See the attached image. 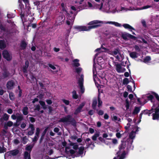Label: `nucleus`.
<instances>
[{"mask_svg":"<svg viewBox=\"0 0 159 159\" xmlns=\"http://www.w3.org/2000/svg\"><path fill=\"white\" fill-rule=\"evenodd\" d=\"M15 85V83L14 81L13 80H10L7 81L6 87L8 90L13 89Z\"/></svg>","mask_w":159,"mask_h":159,"instance_id":"obj_12","label":"nucleus"},{"mask_svg":"<svg viewBox=\"0 0 159 159\" xmlns=\"http://www.w3.org/2000/svg\"><path fill=\"white\" fill-rule=\"evenodd\" d=\"M121 37L125 40H127V38L134 40H135L136 38V37L135 36L127 33H122L121 34Z\"/></svg>","mask_w":159,"mask_h":159,"instance_id":"obj_9","label":"nucleus"},{"mask_svg":"<svg viewBox=\"0 0 159 159\" xmlns=\"http://www.w3.org/2000/svg\"><path fill=\"white\" fill-rule=\"evenodd\" d=\"M9 98L10 100H13L15 99L14 95L12 93H11L9 94Z\"/></svg>","mask_w":159,"mask_h":159,"instance_id":"obj_43","label":"nucleus"},{"mask_svg":"<svg viewBox=\"0 0 159 159\" xmlns=\"http://www.w3.org/2000/svg\"><path fill=\"white\" fill-rule=\"evenodd\" d=\"M72 97L74 99H77L78 98V95L77 94L75 90H74L72 92Z\"/></svg>","mask_w":159,"mask_h":159,"instance_id":"obj_36","label":"nucleus"},{"mask_svg":"<svg viewBox=\"0 0 159 159\" xmlns=\"http://www.w3.org/2000/svg\"><path fill=\"white\" fill-rule=\"evenodd\" d=\"M97 104V99L96 98H94L92 100V106L93 109H96V108Z\"/></svg>","mask_w":159,"mask_h":159,"instance_id":"obj_19","label":"nucleus"},{"mask_svg":"<svg viewBox=\"0 0 159 159\" xmlns=\"http://www.w3.org/2000/svg\"><path fill=\"white\" fill-rule=\"evenodd\" d=\"M54 145V143L51 141H50L48 143V145L50 147H52Z\"/></svg>","mask_w":159,"mask_h":159,"instance_id":"obj_61","label":"nucleus"},{"mask_svg":"<svg viewBox=\"0 0 159 159\" xmlns=\"http://www.w3.org/2000/svg\"><path fill=\"white\" fill-rule=\"evenodd\" d=\"M98 101V107L99 108H100L102 107V102L100 98V94L99 93H98V97L97 101Z\"/></svg>","mask_w":159,"mask_h":159,"instance_id":"obj_22","label":"nucleus"},{"mask_svg":"<svg viewBox=\"0 0 159 159\" xmlns=\"http://www.w3.org/2000/svg\"><path fill=\"white\" fill-rule=\"evenodd\" d=\"M116 70L118 73L121 72L122 67L121 65L119 64H117L116 65Z\"/></svg>","mask_w":159,"mask_h":159,"instance_id":"obj_27","label":"nucleus"},{"mask_svg":"<svg viewBox=\"0 0 159 159\" xmlns=\"http://www.w3.org/2000/svg\"><path fill=\"white\" fill-rule=\"evenodd\" d=\"M147 98L148 100L151 101V102L153 103H154L155 99L152 95L149 94L148 96H147Z\"/></svg>","mask_w":159,"mask_h":159,"instance_id":"obj_29","label":"nucleus"},{"mask_svg":"<svg viewBox=\"0 0 159 159\" xmlns=\"http://www.w3.org/2000/svg\"><path fill=\"white\" fill-rule=\"evenodd\" d=\"M85 105V103L84 102H82L79 105L76 109H82Z\"/></svg>","mask_w":159,"mask_h":159,"instance_id":"obj_41","label":"nucleus"},{"mask_svg":"<svg viewBox=\"0 0 159 159\" xmlns=\"http://www.w3.org/2000/svg\"><path fill=\"white\" fill-rule=\"evenodd\" d=\"M46 101L48 105H50L52 103V100L50 99H47L46 100Z\"/></svg>","mask_w":159,"mask_h":159,"instance_id":"obj_62","label":"nucleus"},{"mask_svg":"<svg viewBox=\"0 0 159 159\" xmlns=\"http://www.w3.org/2000/svg\"><path fill=\"white\" fill-rule=\"evenodd\" d=\"M6 150L7 149L4 147H2L0 146V153H2L6 152Z\"/></svg>","mask_w":159,"mask_h":159,"instance_id":"obj_42","label":"nucleus"},{"mask_svg":"<svg viewBox=\"0 0 159 159\" xmlns=\"http://www.w3.org/2000/svg\"><path fill=\"white\" fill-rule=\"evenodd\" d=\"M153 112L152 115V119L154 120H158L159 119V110H144L142 112L140 115V118H141V115L142 113H148L149 116L150 114L152 113Z\"/></svg>","mask_w":159,"mask_h":159,"instance_id":"obj_4","label":"nucleus"},{"mask_svg":"<svg viewBox=\"0 0 159 159\" xmlns=\"http://www.w3.org/2000/svg\"><path fill=\"white\" fill-rule=\"evenodd\" d=\"M63 17L62 16H58L56 20V22L55 24V25L58 26L62 24V21L63 20Z\"/></svg>","mask_w":159,"mask_h":159,"instance_id":"obj_15","label":"nucleus"},{"mask_svg":"<svg viewBox=\"0 0 159 159\" xmlns=\"http://www.w3.org/2000/svg\"><path fill=\"white\" fill-rule=\"evenodd\" d=\"M71 116L68 115L66 116L63 117L61 119L59 120V122H68L70 121V119Z\"/></svg>","mask_w":159,"mask_h":159,"instance_id":"obj_16","label":"nucleus"},{"mask_svg":"<svg viewBox=\"0 0 159 159\" xmlns=\"http://www.w3.org/2000/svg\"><path fill=\"white\" fill-rule=\"evenodd\" d=\"M13 124V123L11 121H8L7 124V125L8 126L11 127L12 125Z\"/></svg>","mask_w":159,"mask_h":159,"instance_id":"obj_58","label":"nucleus"},{"mask_svg":"<svg viewBox=\"0 0 159 159\" xmlns=\"http://www.w3.org/2000/svg\"><path fill=\"white\" fill-rule=\"evenodd\" d=\"M39 102L41 106L42 107L43 109H46L47 108V106L46 105L44 102L40 100L39 101Z\"/></svg>","mask_w":159,"mask_h":159,"instance_id":"obj_28","label":"nucleus"},{"mask_svg":"<svg viewBox=\"0 0 159 159\" xmlns=\"http://www.w3.org/2000/svg\"><path fill=\"white\" fill-rule=\"evenodd\" d=\"M25 4V7L29 8L30 6L29 0H22Z\"/></svg>","mask_w":159,"mask_h":159,"instance_id":"obj_37","label":"nucleus"},{"mask_svg":"<svg viewBox=\"0 0 159 159\" xmlns=\"http://www.w3.org/2000/svg\"><path fill=\"white\" fill-rule=\"evenodd\" d=\"M37 24L36 23H33V24H28V25L27 26V27L28 28L29 27H31L35 29L37 27Z\"/></svg>","mask_w":159,"mask_h":159,"instance_id":"obj_38","label":"nucleus"},{"mask_svg":"<svg viewBox=\"0 0 159 159\" xmlns=\"http://www.w3.org/2000/svg\"><path fill=\"white\" fill-rule=\"evenodd\" d=\"M102 21L98 20H94L90 22L88 24V25H90L88 27L86 26H75L74 28L77 30L80 31H88L90 30L97 28L100 27L101 25L100 24H97L100 23H102Z\"/></svg>","mask_w":159,"mask_h":159,"instance_id":"obj_3","label":"nucleus"},{"mask_svg":"<svg viewBox=\"0 0 159 159\" xmlns=\"http://www.w3.org/2000/svg\"><path fill=\"white\" fill-rule=\"evenodd\" d=\"M10 74L7 70H5L2 73V76L3 79L8 77Z\"/></svg>","mask_w":159,"mask_h":159,"instance_id":"obj_20","label":"nucleus"},{"mask_svg":"<svg viewBox=\"0 0 159 159\" xmlns=\"http://www.w3.org/2000/svg\"><path fill=\"white\" fill-rule=\"evenodd\" d=\"M18 2L19 3V6H20L21 9H22L23 8H24V5L22 4V1L19 0L18 1Z\"/></svg>","mask_w":159,"mask_h":159,"instance_id":"obj_47","label":"nucleus"},{"mask_svg":"<svg viewBox=\"0 0 159 159\" xmlns=\"http://www.w3.org/2000/svg\"><path fill=\"white\" fill-rule=\"evenodd\" d=\"M137 53L135 52H132L129 54L130 56L132 58H137L138 57Z\"/></svg>","mask_w":159,"mask_h":159,"instance_id":"obj_30","label":"nucleus"},{"mask_svg":"<svg viewBox=\"0 0 159 159\" xmlns=\"http://www.w3.org/2000/svg\"><path fill=\"white\" fill-rule=\"evenodd\" d=\"M0 29L2 31H6V28L2 25L0 24Z\"/></svg>","mask_w":159,"mask_h":159,"instance_id":"obj_54","label":"nucleus"},{"mask_svg":"<svg viewBox=\"0 0 159 159\" xmlns=\"http://www.w3.org/2000/svg\"><path fill=\"white\" fill-rule=\"evenodd\" d=\"M23 119L22 115H17L16 118V122H19L21 121Z\"/></svg>","mask_w":159,"mask_h":159,"instance_id":"obj_35","label":"nucleus"},{"mask_svg":"<svg viewBox=\"0 0 159 159\" xmlns=\"http://www.w3.org/2000/svg\"><path fill=\"white\" fill-rule=\"evenodd\" d=\"M7 16L8 18H12L14 17L15 15L12 13L8 12L7 15Z\"/></svg>","mask_w":159,"mask_h":159,"instance_id":"obj_39","label":"nucleus"},{"mask_svg":"<svg viewBox=\"0 0 159 159\" xmlns=\"http://www.w3.org/2000/svg\"><path fill=\"white\" fill-rule=\"evenodd\" d=\"M151 93L154 95L158 102L154 101L151 109H159V96L154 92H152Z\"/></svg>","mask_w":159,"mask_h":159,"instance_id":"obj_5","label":"nucleus"},{"mask_svg":"<svg viewBox=\"0 0 159 159\" xmlns=\"http://www.w3.org/2000/svg\"><path fill=\"white\" fill-rule=\"evenodd\" d=\"M127 88L128 89V91H130L131 92H132V89L131 86L130 85H128L127 86Z\"/></svg>","mask_w":159,"mask_h":159,"instance_id":"obj_57","label":"nucleus"},{"mask_svg":"<svg viewBox=\"0 0 159 159\" xmlns=\"http://www.w3.org/2000/svg\"><path fill=\"white\" fill-rule=\"evenodd\" d=\"M83 82H84V75H81L80 78L78 80L79 85L80 88L81 92L82 93L84 92V89L83 88Z\"/></svg>","mask_w":159,"mask_h":159,"instance_id":"obj_8","label":"nucleus"},{"mask_svg":"<svg viewBox=\"0 0 159 159\" xmlns=\"http://www.w3.org/2000/svg\"><path fill=\"white\" fill-rule=\"evenodd\" d=\"M18 153L19 151L18 150H14L8 152L5 154V159H7V158L8 157L10 156L11 155H16Z\"/></svg>","mask_w":159,"mask_h":159,"instance_id":"obj_11","label":"nucleus"},{"mask_svg":"<svg viewBox=\"0 0 159 159\" xmlns=\"http://www.w3.org/2000/svg\"><path fill=\"white\" fill-rule=\"evenodd\" d=\"M25 9H26L25 11H26V14L23 13L22 14V13L20 14V16L21 18V19L22 20V21L23 22V23H24V22L23 21V19L24 20V21L25 22L26 21V19H25L24 18V17L25 15L26 16H32V15L31 14V11H30V9H31V8H30V7L29 6V8L28 7H25Z\"/></svg>","mask_w":159,"mask_h":159,"instance_id":"obj_6","label":"nucleus"},{"mask_svg":"<svg viewBox=\"0 0 159 159\" xmlns=\"http://www.w3.org/2000/svg\"><path fill=\"white\" fill-rule=\"evenodd\" d=\"M140 110H128L126 114V117L129 116H132L137 114Z\"/></svg>","mask_w":159,"mask_h":159,"instance_id":"obj_13","label":"nucleus"},{"mask_svg":"<svg viewBox=\"0 0 159 159\" xmlns=\"http://www.w3.org/2000/svg\"><path fill=\"white\" fill-rule=\"evenodd\" d=\"M62 100V102L66 105H69V101L65 99H63Z\"/></svg>","mask_w":159,"mask_h":159,"instance_id":"obj_53","label":"nucleus"},{"mask_svg":"<svg viewBox=\"0 0 159 159\" xmlns=\"http://www.w3.org/2000/svg\"><path fill=\"white\" fill-rule=\"evenodd\" d=\"M82 70V69L81 67H78L75 68V72L78 74L80 75Z\"/></svg>","mask_w":159,"mask_h":159,"instance_id":"obj_40","label":"nucleus"},{"mask_svg":"<svg viewBox=\"0 0 159 159\" xmlns=\"http://www.w3.org/2000/svg\"><path fill=\"white\" fill-rule=\"evenodd\" d=\"M48 66L53 70H55L56 69V67L51 64H48Z\"/></svg>","mask_w":159,"mask_h":159,"instance_id":"obj_59","label":"nucleus"},{"mask_svg":"<svg viewBox=\"0 0 159 159\" xmlns=\"http://www.w3.org/2000/svg\"><path fill=\"white\" fill-rule=\"evenodd\" d=\"M32 147L33 146L31 145H27L26 148V150L27 151H30Z\"/></svg>","mask_w":159,"mask_h":159,"instance_id":"obj_48","label":"nucleus"},{"mask_svg":"<svg viewBox=\"0 0 159 159\" xmlns=\"http://www.w3.org/2000/svg\"><path fill=\"white\" fill-rule=\"evenodd\" d=\"M108 23L109 24H112L117 27H121V25L120 24L117 22L110 21Z\"/></svg>","mask_w":159,"mask_h":159,"instance_id":"obj_34","label":"nucleus"},{"mask_svg":"<svg viewBox=\"0 0 159 159\" xmlns=\"http://www.w3.org/2000/svg\"><path fill=\"white\" fill-rule=\"evenodd\" d=\"M79 61V60L78 59H74L73 61V66L76 67H78L80 65V64L78 62Z\"/></svg>","mask_w":159,"mask_h":159,"instance_id":"obj_25","label":"nucleus"},{"mask_svg":"<svg viewBox=\"0 0 159 159\" xmlns=\"http://www.w3.org/2000/svg\"><path fill=\"white\" fill-rule=\"evenodd\" d=\"M27 44L25 40H22L20 43V47L21 50H24L26 49Z\"/></svg>","mask_w":159,"mask_h":159,"instance_id":"obj_17","label":"nucleus"},{"mask_svg":"<svg viewBox=\"0 0 159 159\" xmlns=\"http://www.w3.org/2000/svg\"><path fill=\"white\" fill-rule=\"evenodd\" d=\"M129 82L128 78H125L123 80L122 84L123 85H127Z\"/></svg>","mask_w":159,"mask_h":159,"instance_id":"obj_33","label":"nucleus"},{"mask_svg":"<svg viewBox=\"0 0 159 159\" xmlns=\"http://www.w3.org/2000/svg\"><path fill=\"white\" fill-rule=\"evenodd\" d=\"M144 60L145 62H148L151 60V58L150 56H146L144 58Z\"/></svg>","mask_w":159,"mask_h":159,"instance_id":"obj_44","label":"nucleus"},{"mask_svg":"<svg viewBox=\"0 0 159 159\" xmlns=\"http://www.w3.org/2000/svg\"><path fill=\"white\" fill-rule=\"evenodd\" d=\"M128 93L127 92H126V91L125 92L123 93V96H124V98H126V97H127L128 96Z\"/></svg>","mask_w":159,"mask_h":159,"instance_id":"obj_64","label":"nucleus"},{"mask_svg":"<svg viewBox=\"0 0 159 159\" xmlns=\"http://www.w3.org/2000/svg\"><path fill=\"white\" fill-rule=\"evenodd\" d=\"M28 140L26 137H24L22 138V142L24 144H25L27 142Z\"/></svg>","mask_w":159,"mask_h":159,"instance_id":"obj_49","label":"nucleus"},{"mask_svg":"<svg viewBox=\"0 0 159 159\" xmlns=\"http://www.w3.org/2000/svg\"><path fill=\"white\" fill-rule=\"evenodd\" d=\"M126 109H129V103L127 99H126Z\"/></svg>","mask_w":159,"mask_h":159,"instance_id":"obj_56","label":"nucleus"},{"mask_svg":"<svg viewBox=\"0 0 159 159\" xmlns=\"http://www.w3.org/2000/svg\"><path fill=\"white\" fill-rule=\"evenodd\" d=\"M120 50L118 48L114 49V50L112 52L113 55H116L118 53L121 56V54L120 52Z\"/></svg>","mask_w":159,"mask_h":159,"instance_id":"obj_26","label":"nucleus"},{"mask_svg":"<svg viewBox=\"0 0 159 159\" xmlns=\"http://www.w3.org/2000/svg\"><path fill=\"white\" fill-rule=\"evenodd\" d=\"M112 120L114 121H119L120 120V119L118 118L116 116H114L112 117Z\"/></svg>","mask_w":159,"mask_h":159,"instance_id":"obj_50","label":"nucleus"},{"mask_svg":"<svg viewBox=\"0 0 159 159\" xmlns=\"http://www.w3.org/2000/svg\"><path fill=\"white\" fill-rule=\"evenodd\" d=\"M6 47L5 42L3 40H0V49H3Z\"/></svg>","mask_w":159,"mask_h":159,"instance_id":"obj_23","label":"nucleus"},{"mask_svg":"<svg viewBox=\"0 0 159 159\" xmlns=\"http://www.w3.org/2000/svg\"><path fill=\"white\" fill-rule=\"evenodd\" d=\"M29 61L27 60L25 61V65H24L21 68L23 72L24 73H27V69L29 66Z\"/></svg>","mask_w":159,"mask_h":159,"instance_id":"obj_14","label":"nucleus"},{"mask_svg":"<svg viewBox=\"0 0 159 159\" xmlns=\"http://www.w3.org/2000/svg\"><path fill=\"white\" fill-rule=\"evenodd\" d=\"M99 133H96L92 136V139L94 141H96L97 138L99 136Z\"/></svg>","mask_w":159,"mask_h":159,"instance_id":"obj_32","label":"nucleus"},{"mask_svg":"<svg viewBox=\"0 0 159 159\" xmlns=\"http://www.w3.org/2000/svg\"><path fill=\"white\" fill-rule=\"evenodd\" d=\"M61 6L62 7V11H65L66 12L67 11L66 9V6L65 5L64 3L63 2H62L61 4Z\"/></svg>","mask_w":159,"mask_h":159,"instance_id":"obj_45","label":"nucleus"},{"mask_svg":"<svg viewBox=\"0 0 159 159\" xmlns=\"http://www.w3.org/2000/svg\"><path fill=\"white\" fill-rule=\"evenodd\" d=\"M9 116L7 114H5L3 115V119L5 120H7L8 119Z\"/></svg>","mask_w":159,"mask_h":159,"instance_id":"obj_55","label":"nucleus"},{"mask_svg":"<svg viewBox=\"0 0 159 159\" xmlns=\"http://www.w3.org/2000/svg\"><path fill=\"white\" fill-rule=\"evenodd\" d=\"M84 147L83 146L78 148V145L75 143H72L69 147L65 148V155L67 158L71 159L75 157H82L84 154Z\"/></svg>","mask_w":159,"mask_h":159,"instance_id":"obj_1","label":"nucleus"},{"mask_svg":"<svg viewBox=\"0 0 159 159\" xmlns=\"http://www.w3.org/2000/svg\"><path fill=\"white\" fill-rule=\"evenodd\" d=\"M40 133V129L39 128H37L36 130V132L35 133V135L38 137H39V135Z\"/></svg>","mask_w":159,"mask_h":159,"instance_id":"obj_51","label":"nucleus"},{"mask_svg":"<svg viewBox=\"0 0 159 159\" xmlns=\"http://www.w3.org/2000/svg\"><path fill=\"white\" fill-rule=\"evenodd\" d=\"M138 104H139L140 106L135 107L134 109H140L141 108V106H143L146 102L147 101L145 100L143 98L140 99L139 98H137Z\"/></svg>","mask_w":159,"mask_h":159,"instance_id":"obj_7","label":"nucleus"},{"mask_svg":"<svg viewBox=\"0 0 159 159\" xmlns=\"http://www.w3.org/2000/svg\"><path fill=\"white\" fill-rule=\"evenodd\" d=\"M151 7H152V6L148 5H146V6H143V9H146L149 8H151Z\"/></svg>","mask_w":159,"mask_h":159,"instance_id":"obj_60","label":"nucleus"},{"mask_svg":"<svg viewBox=\"0 0 159 159\" xmlns=\"http://www.w3.org/2000/svg\"><path fill=\"white\" fill-rule=\"evenodd\" d=\"M48 127H47L44 130L43 132V133H42V135L41 137V139H40V140H41V141L42 140V139L43 138V136L45 135V134L46 132H47V130L48 129Z\"/></svg>","mask_w":159,"mask_h":159,"instance_id":"obj_46","label":"nucleus"},{"mask_svg":"<svg viewBox=\"0 0 159 159\" xmlns=\"http://www.w3.org/2000/svg\"><path fill=\"white\" fill-rule=\"evenodd\" d=\"M34 17H32L31 19H28V24H31L33 22L34 20Z\"/></svg>","mask_w":159,"mask_h":159,"instance_id":"obj_52","label":"nucleus"},{"mask_svg":"<svg viewBox=\"0 0 159 159\" xmlns=\"http://www.w3.org/2000/svg\"><path fill=\"white\" fill-rule=\"evenodd\" d=\"M123 26L125 28L129 29L131 31H132V30H135L134 28L128 24H123Z\"/></svg>","mask_w":159,"mask_h":159,"instance_id":"obj_21","label":"nucleus"},{"mask_svg":"<svg viewBox=\"0 0 159 159\" xmlns=\"http://www.w3.org/2000/svg\"><path fill=\"white\" fill-rule=\"evenodd\" d=\"M139 39H137V38L136 39V40L137 42L139 43H144L147 44L148 43L147 41L146 40L143 38L142 37H140L139 38Z\"/></svg>","mask_w":159,"mask_h":159,"instance_id":"obj_24","label":"nucleus"},{"mask_svg":"<svg viewBox=\"0 0 159 159\" xmlns=\"http://www.w3.org/2000/svg\"><path fill=\"white\" fill-rule=\"evenodd\" d=\"M98 114L100 115H102L103 114V111L102 110H98Z\"/></svg>","mask_w":159,"mask_h":159,"instance_id":"obj_63","label":"nucleus"},{"mask_svg":"<svg viewBox=\"0 0 159 159\" xmlns=\"http://www.w3.org/2000/svg\"><path fill=\"white\" fill-rule=\"evenodd\" d=\"M28 129L29 130L28 132V135H32L34 134V128L33 125L30 124V125Z\"/></svg>","mask_w":159,"mask_h":159,"instance_id":"obj_18","label":"nucleus"},{"mask_svg":"<svg viewBox=\"0 0 159 159\" xmlns=\"http://www.w3.org/2000/svg\"><path fill=\"white\" fill-rule=\"evenodd\" d=\"M135 137V136H129L126 141H122L121 145L119 148V151L117 153V156L115 157L113 159H123L125 158L126 153L124 149L125 147H126V149L128 150L133 149V146L132 143Z\"/></svg>","mask_w":159,"mask_h":159,"instance_id":"obj_2","label":"nucleus"},{"mask_svg":"<svg viewBox=\"0 0 159 159\" xmlns=\"http://www.w3.org/2000/svg\"><path fill=\"white\" fill-rule=\"evenodd\" d=\"M2 55L3 57L7 61H10L12 57L7 50H4L3 51Z\"/></svg>","mask_w":159,"mask_h":159,"instance_id":"obj_10","label":"nucleus"},{"mask_svg":"<svg viewBox=\"0 0 159 159\" xmlns=\"http://www.w3.org/2000/svg\"><path fill=\"white\" fill-rule=\"evenodd\" d=\"M30 153L27 152H25L24 153V158L25 159H31Z\"/></svg>","mask_w":159,"mask_h":159,"instance_id":"obj_31","label":"nucleus"}]
</instances>
